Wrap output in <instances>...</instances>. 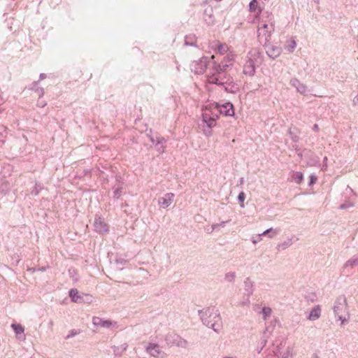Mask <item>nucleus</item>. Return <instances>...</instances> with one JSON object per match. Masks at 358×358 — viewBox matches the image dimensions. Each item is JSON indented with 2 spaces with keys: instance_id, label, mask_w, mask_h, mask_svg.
I'll use <instances>...</instances> for the list:
<instances>
[{
  "instance_id": "f257e3e1",
  "label": "nucleus",
  "mask_w": 358,
  "mask_h": 358,
  "mask_svg": "<svg viewBox=\"0 0 358 358\" xmlns=\"http://www.w3.org/2000/svg\"><path fill=\"white\" fill-rule=\"evenodd\" d=\"M222 112L220 108V105L217 103H209L202 110V119L203 121L210 128L214 127L216 125V121L220 117Z\"/></svg>"
},
{
  "instance_id": "f03ea898",
  "label": "nucleus",
  "mask_w": 358,
  "mask_h": 358,
  "mask_svg": "<svg viewBox=\"0 0 358 358\" xmlns=\"http://www.w3.org/2000/svg\"><path fill=\"white\" fill-rule=\"evenodd\" d=\"M219 66L215 68L207 76V81L208 83L222 85L224 83V78L222 73L218 70Z\"/></svg>"
},
{
  "instance_id": "7ed1b4c3",
  "label": "nucleus",
  "mask_w": 358,
  "mask_h": 358,
  "mask_svg": "<svg viewBox=\"0 0 358 358\" xmlns=\"http://www.w3.org/2000/svg\"><path fill=\"white\" fill-rule=\"evenodd\" d=\"M207 63V57H203L198 61L194 62L191 64V70L196 74H202L206 69Z\"/></svg>"
},
{
  "instance_id": "20e7f679",
  "label": "nucleus",
  "mask_w": 358,
  "mask_h": 358,
  "mask_svg": "<svg viewBox=\"0 0 358 358\" xmlns=\"http://www.w3.org/2000/svg\"><path fill=\"white\" fill-rule=\"evenodd\" d=\"M273 30V24L272 23L268 24L262 22L258 27L259 36H262L267 39Z\"/></svg>"
},
{
  "instance_id": "39448f33",
  "label": "nucleus",
  "mask_w": 358,
  "mask_h": 358,
  "mask_svg": "<svg viewBox=\"0 0 358 358\" xmlns=\"http://www.w3.org/2000/svg\"><path fill=\"white\" fill-rule=\"evenodd\" d=\"M94 226L95 230L100 234H106L108 231V225L101 217L95 219Z\"/></svg>"
},
{
  "instance_id": "423d86ee",
  "label": "nucleus",
  "mask_w": 358,
  "mask_h": 358,
  "mask_svg": "<svg viewBox=\"0 0 358 358\" xmlns=\"http://www.w3.org/2000/svg\"><path fill=\"white\" fill-rule=\"evenodd\" d=\"M174 198L173 193H167L163 197L159 199V205L163 208L169 207L173 202Z\"/></svg>"
},
{
  "instance_id": "0eeeda50",
  "label": "nucleus",
  "mask_w": 358,
  "mask_h": 358,
  "mask_svg": "<svg viewBox=\"0 0 358 358\" xmlns=\"http://www.w3.org/2000/svg\"><path fill=\"white\" fill-rule=\"evenodd\" d=\"M92 323L96 327L109 328L113 325V322H112L111 320H104L98 317H94L92 319Z\"/></svg>"
},
{
  "instance_id": "6e6552de",
  "label": "nucleus",
  "mask_w": 358,
  "mask_h": 358,
  "mask_svg": "<svg viewBox=\"0 0 358 358\" xmlns=\"http://www.w3.org/2000/svg\"><path fill=\"white\" fill-rule=\"evenodd\" d=\"M147 351L155 357H163L164 356V352L157 345L150 344L147 348Z\"/></svg>"
},
{
  "instance_id": "1a4fd4ad",
  "label": "nucleus",
  "mask_w": 358,
  "mask_h": 358,
  "mask_svg": "<svg viewBox=\"0 0 358 358\" xmlns=\"http://www.w3.org/2000/svg\"><path fill=\"white\" fill-rule=\"evenodd\" d=\"M234 61V55L232 54L227 55V56L221 62V65L219 66L220 70L224 71L228 67L233 64Z\"/></svg>"
},
{
  "instance_id": "9d476101",
  "label": "nucleus",
  "mask_w": 358,
  "mask_h": 358,
  "mask_svg": "<svg viewBox=\"0 0 358 358\" xmlns=\"http://www.w3.org/2000/svg\"><path fill=\"white\" fill-rule=\"evenodd\" d=\"M220 108L222 109V112L221 114H223L226 116L234 115V108L232 103L228 102L224 104L220 105Z\"/></svg>"
},
{
  "instance_id": "9b49d317",
  "label": "nucleus",
  "mask_w": 358,
  "mask_h": 358,
  "mask_svg": "<svg viewBox=\"0 0 358 358\" xmlns=\"http://www.w3.org/2000/svg\"><path fill=\"white\" fill-rule=\"evenodd\" d=\"M321 308L319 306L314 307L310 311L308 319L310 320H316L320 317Z\"/></svg>"
},
{
  "instance_id": "f8f14e48",
  "label": "nucleus",
  "mask_w": 358,
  "mask_h": 358,
  "mask_svg": "<svg viewBox=\"0 0 358 358\" xmlns=\"http://www.w3.org/2000/svg\"><path fill=\"white\" fill-rule=\"evenodd\" d=\"M69 296L71 300L75 303L81 302V296L78 294V291L76 289H72L69 292Z\"/></svg>"
},
{
  "instance_id": "ddd939ff",
  "label": "nucleus",
  "mask_w": 358,
  "mask_h": 358,
  "mask_svg": "<svg viewBox=\"0 0 358 358\" xmlns=\"http://www.w3.org/2000/svg\"><path fill=\"white\" fill-rule=\"evenodd\" d=\"M267 52L270 57H271L273 58H275L278 55H280V48H278V47H276V48L271 47V48H268Z\"/></svg>"
},
{
  "instance_id": "4468645a",
  "label": "nucleus",
  "mask_w": 358,
  "mask_h": 358,
  "mask_svg": "<svg viewBox=\"0 0 358 358\" xmlns=\"http://www.w3.org/2000/svg\"><path fill=\"white\" fill-rule=\"evenodd\" d=\"M11 327L17 335L24 333V329L22 325L13 324Z\"/></svg>"
},
{
  "instance_id": "2eb2a0df",
  "label": "nucleus",
  "mask_w": 358,
  "mask_h": 358,
  "mask_svg": "<svg viewBox=\"0 0 358 358\" xmlns=\"http://www.w3.org/2000/svg\"><path fill=\"white\" fill-rule=\"evenodd\" d=\"M216 48L220 54H224L228 50V46L224 43H218Z\"/></svg>"
},
{
  "instance_id": "dca6fc26",
  "label": "nucleus",
  "mask_w": 358,
  "mask_h": 358,
  "mask_svg": "<svg viewBox=\"0 0 358 358\" xmlns=\"http://www.w3.org/2000/svg\"><path fill=\"white\" fill-rule=\"evenodd\" d=\"M258 8V2L257 0H252L250 3V11L255 12Z\"/></svg>"
},
{
  "instance_id": "f3484780",
  "label": "nucleus",
  "mask_w": 358,
  "mask_h": 358,
  "mask_svg": "<svg viewBox=\"0 0 358 358\" xmlns=\"http://www.w3.org/2000/svg\"><path fill=\"white\" fill-rule=\"evenodd\" d=\"M238 199L239 201L241 203V207H244V201L245 199V193L243 192L239 193Z\"/></svg>"
},
{
  "instance_id": "a211bd4d",
  "label": "nucleus",
  "mask_w": 358,
  "mask_h": 358,
  "mask_svg": "<svg viewBox=\"0 0 358 358\" xmlns=\"http://www.w3.org/2000/svg\"><path fill=\"white\" fill-rule=\"evenodd\" d=\"M296 43L295 41H294V40L290 41V44L288 46V50L289 52H293V50L296 48Z\"/></svg>"
},
{
  "instance_id": "6ab92c4d",
  "label": "nucleus",
  "mask_w": 358,
  "mask_h": 358,
  "mask_svg": "<svg viewBox=\"0 0 358 358\" xmlns=\"http://www.w3.org/2000/svg\"><path fill=\"white\" fill-rule=\"evenodd\" d=\"M303 176L302 173H301V172L296 173L295 179L296 180L298 183H301V181L303 180Z\"/></svg>"
},
{
  "instance_id": "aec40b11",
  "label": "nucleus",
  "mask_w": 358,
  "mask_h": 358,
  "mask_svg": "<svg viewBox=\"0 0 358 358\" xmlns=\"http://www.w3.org/2000/svg\"><path fill=\"white\" fill-rule=\"evenodd\" d=\"M262 313L264 315V317L269 316L271 313V309L269 308H264L262 310Z\"/></svg>"
},
{
  "instance_id": "412c9836",
  "label": "nucleus",
  "mask_w": 358,
  "mask_h": 358,
  "mask_svg": "<svg viewBox=\"0 0 358 358\" xmlns=\"http://www.w3.org/2000/svg\"><path fill=\"white\" fill-rule=\"evenodd\" d=\"M250 71L248 72H247L246 70L245 69L244 72H245V73H248L249 75H253L255 73V67H254L252 62H250Z\"/></svg>"
},
{
  "instance_id": "4be33fe9",
  "label": "nucleus",
  "mask_w": 358,
  "mask_h": 358,
  "mask_svg": "<svg viewBox=\"0 0 358 358\" xmlns=\"http://www.w3.org/2000/svg\"><path fill=\"white\" fill-rule=\"evenodd\" d=\"M317 178L315 176H311L310 177V184H313L315 182Z\"/></svg>"
},
{
  "instance_id": "5701e85b",
  "label": "nucleus",
  "mask_w": 358,
  "mask_h": 358,
  "mask_svg": "<svg viewBox=\"0 0 358 358\" xmlns=\"http://www.w3.org/2000/svg\"><path fill=\"white\" fill-rule=\"evenodd\" d=\"M271 229H267L265 231H264L262 235H266V234H268Z\"/></svg>"
},
{
  "instance_id": "b1692460",
  "label": "nucleus",
  "mask_w": 358,
  "mask_h": 358,
  "mask_svg": "<svg viewBox=\"0 0 358 358\" xmlns=\"http://www.w3.org/2000/svg\"><path fill=\"white\" fill-rule=\"evenodd\" d=\"M165 140L164 138H161L160 140L158 141V143H162L164 142Z\"/></svg>"
},
{
  "instance_id": "393cba45",
  "label": "nucleus",
  "mask_w": 358,
  "mask_h": 358,
  "mask_svg": "<svg viewBox=\"0 0 358 358\" xmlns=\"http://www.w3.org/2000/svg\"><path fill=\"white\" fill-rule=\"evenodd\" d=\"M225 358H231V357H225Z\"/></svg>"
},
{
  "instance_id": "a878e982",
  "label": "nucleus",
  "mask_w": 358,
  "mask_h": 358,
  "mask_svg": "<svg viewBox=\"0 0 358 358\" xmlns=\"http://www.w3.org/2000/svg\"><path fill=\"white\" fill-rule=\"evenodd\" d=\"M284 358H286V357H284Z\"/></svg>"
}]
</instances>
